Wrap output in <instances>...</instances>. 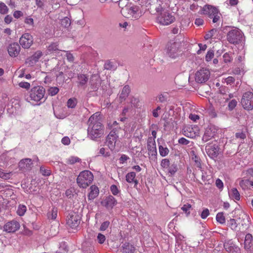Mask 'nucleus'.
Wrapping results in <instances>:
<instances>
[{
	"mask_svg": "<svg viewBox=\"0 0 253 253\" xmlns=\"http://www.w3.org/2000/svg\"><path fill=\"white\" fill-rule=\"evenodd\" d=\"M241 103L245 109L252 110L253 109V93L251 91L244 93Z\"/></svg>",
	"mask_w": 253,
	"mask_h": 253,
	"instance_id": "9b49d317",
	"label": "nucleus"
},
{
	"mask_svg": "<svg viewBox=\"0 0 253 253\" xmlns=\"http://www.w3.org/2000/svg\"><path fill=\"white\" fill-rule=\"evenodd\" d=\"M47 50L50 53L61 50L59 48V44L57 42L51 43L47 47Z\"/></svg>",
	"mask_w": 253,
	"mask_h": 253,
	"instance_id": "c85d7f7f",
	"label": "nucleus"
},
{
	"mask_svg": "<svg viewBox=\"0 0 253 253\" xmlns=\"http://www.w3.org/2000/svg\"><path fill=\"white\" fill-rule=\"evenodd\" d=\"M123 252L125 253H133L134 247L128 243H126L123 245Z\"/></svg>",
	"mask_w": 253,
	"mask_h": 253,
	"instance_id": "7c9ffc66",
	"label": "nucleus"
},
{
	"mask_svg": "<svg viewBox=\"0 0 253 253\" xmlns=\"http://www.w3.org/2000/svg\"><path fill=\"white\" fill-rule=\"evenodd\" d=\"M42 55V53L41 51H37L32 56L26 59L25 64L28 65L29 66H33L39 61Z\"/></svg>",
	"mask_w": 253,
	"mask_h": 253,
	"instance_id": "aec40b11",
	"label": "nucleus"
},
{
	"mask_svg": "<svg viewBox=\"0 0 253 253\" xmlns=\"http://www.w3.org/2000/svg\"><path fill=\"white\" fill-rule=\"evenodd\" d=\"M215 184L216 187L219 189H222L223 187V183L222 181L219 178L216 180Z\"/></svg>",
	"mask_w": 253,
	"mask_h": 253,
	"instance_id": "774afa93",
	"label": "nucleus"
},
{
	"mask_svg": "<svg viewBox=\"0 0 253 253\" xmlns=\"http://www.w3.org/2000/svg\"><path fill=\"white\" fill-rule=\"evenodd\" d=\"M88 81V76L83 74H79L78 75V86H84Z\"/></svg>",
	"mask_w": 253,
	"mask_h": 253,
	"instance_id": "bb28decb",
	"label": "nucleus"
},
{
	"mask_svg": "<svg viewBox=\"0 0 253 253\" xmlns=\"http://www.w3.org/2000/svg\"><path fill=\"white\" fill-rule=\"evenodd\" d=\"M180 46L181 43L180 42L170 41L168 44L167 54L170 57L175 58L180 52L179 50Z\"/></svg>",
	"mask_w": 253,
	"mask_h": 253,
	"instance_id": "6e6552de",
	"label": "nucleus"
},
{
	"mask_svg": "<svg viewBox=\"0 0 253 253\" xmlns=\"http://www.w3.org/2000/svg\"><path fill=\"white\" fill-rule=\"evenodd\" d=\"M147 147L148 154L154 158H156L157 155L156 145L154 139L150 137L148 138Z\"/></svg>",
	"mask_w": 253,
	"mask_h": 253,
	"instance_id": "dca6fc26",
	"label": "nucleus"
},
{
	"mask_svg": "<svg viewBox=\"0 0 253 253\" xmlns=\"http://www.w3.org/2000/svg\"><path fill=\"white\" fill-rule=\"evenodd\" d=\"M237 104V101H236V100L232 99V100H231L229 102L228 105L229 110L230 111L233 110L235 108V107L236 106Z\"/></svg>",
	"mask_w": 253,
	"mask_h": 253,
	"instance_id": "3c124183",
	"label": "nucleus"
},
{
	"mask_svg": "<svg viewBox=\"0 0 253 253\" xmlns=\"http://www.w3.org/2000/svg\"><path fill=\"white\" fill-rule=\"evenodd\" d=\"M81 161V159L78 157L71 156L66 159V163L68 165H74Z\"/></svg>",
	"mask_w": 253,
	"mask_h": 253,
	"instance_id": "2f4dec72",
	"label": "nucleus"
},
{
	"mask_svg": "<svg viewBox=\"0 0 253 253\" xmlns=\"http://www.w3.org/2000/svg\"><path fill=\"white\" fill-rule=\"evenodd\" d=\"M139 8L135 5H126L124 7L122 8L121 13L122 15L129 19H138L139 17L138 13Z\"/></svg>",
	"mask_w": 253,
	"mask_h": 253,
	"instance_id": "20e7f679",
	"label": "nucleus"
},
{
	"mask_svg": "<svg viewBox=\"0 0 253 253\" xmlns=\"http://www.w3.org/2000/svg\"><path fill=\"white\" fill-rule=\"evenodd\" d=\"M191 159L194 162V166L202 170V162L200 157L196 155L194 151L191 152Z\"/></svg>",
	"mask_w": 253,
	"mask_h": 253,
	"instance_id": "5701e85b",
	"label": "nucleus"
},
{
	"mask_svg": "<svg viewBox=\"0 0 253 253\" xmlns=\"http://www.w3.org/2000/svg\"><path fill=\"white\" fill-rule=\"evenodd\" d=\"M110 190L112 193L115 196L117 195L120 192V190L116 185H111L110 187Z\"/></svg>",
	"mask_w": 253,
	"mask_h": 253,
	"instance_id": "09e8293b",
	"label": "nucleus"
},
{
	"mask_svg": "<svg viewBox=\"0 0 253 253\" xmlns=\"http://www.w3.org/2000/svg\"><path fill=\"white\" fill-rule=\"evenodd\" d=\"M8 8L5 4L2 2H0V13L1 14H5L7 13Z\"/></svg>",
	"mask_w": 253,
	"mask_h": 253,
	"instance_id": "79ce46f5",
	"label": "nucleus"
},
{
	"mask_svg": "<svg viewBox=\"0 0 253 253\" xmlns=\"http://www.w3.org/2000/svg\"><path fill=\"white\" fill-rule=\"evenodd\" d=\"M109 224H110V222L108 221H106L103 222L101 224V225L100 227L99 230L100 231H105L108 227Z\"/></svg>",
	"mask_w": 253,
	"mask_h": 253,
	"instance_id": "052dcab7",
	"label": "nucleus"
},
{
	"mask_svg": "<svg viewBox=\"0 0 253 253\" xmlns=\"http://www.w3.org/2000/svg\"><path fill=\"white\" fill-rule=\"evenodd\" d=\"M77 99L76 98H70L69 99L67 103L68 107L71 108H74L77 105Z\"/></svg>",
	"mask_w": 253,
	"mask_h": 253,
	"instance_id": "a18cd8bd",
	"label": "nucleus"
},
{
	"mask_svg": "<svg viewBox=\"0 0 253 253\" xmlns=\"http://www.w3.org/2000/svg\"><path fill=\"white\" fill-rule=\"evenodd\" d=\"M0 177L4 179H8L10 177V173H4L2 169H0Z\"/></svg>",
	"mask_w": 253,
	"mask_h": 253,
	"instance_id": "6e6d98bb",
	"label": "nucleus"
},
{
	"mask_svg": "<svg viewBox=\"0 0 253 253\" xmlns=\"http://www.w3.org/2000/svg\"><path fill=\"white\" fill-rule=\"evenodd\" d=\"M178 142L179 144L184 145H188L190 142V141L186 139L184 137H181L179 138L178 140Z\"/></svg>",
	"mask_w": 253,
	"mask_h": 253,
	"instance_id": "0e129e2a",
	"label": "nucleus"
},
{
	"mask_svg": "<svg viewBox=\"0 0 253 253\" xmlns=\"http://www.w3.org/2000/svg\"><path fill=\"white\" fill-rule=\"evenodd\" d=\"M175 17L168 10L159 14L157 17L158 22L162 25H169L174 22Z\"/></svg>",
	"mask_w": 253,
	"mask_h": 253,
	"instance_id": "1a4fd4ad",
	"label": "nucleus"
},
{
	"mask_svg": "<svg viewBox=\"0 0 253 253\" xmlns=\"http://www.w3.org/2000/svg\"><path fill=\"white\" fill-rule=\"evenodd\" d=\"M33 167L32 160L29 158H25L21 160L19 163V168L23 171L31 170Z\"/></svg>",
	"mask_w": 253,
	"mask_h": 253,
	"instance_id": "6ab92c4d",
	"label": "nucleus"
},
{
	"mask_svg": "<svg viewBox=\"0 0 253 253\" xmlns=\"http://www.w3.org/2000/svg\"><path fill=\"white\" fill-rule=\"evenodd\" d=\"M99 153L100 155H101L105 157H109L110 155V153L109 152H106L104 148H101L99 150Z\"/></svg>",
	"mask_w": 253,
	"mask_h": 253,
	"instance_id": "680f3d73",
	"label": "nucleus"
},
{
	"mask_svg": "<svg viewBox=\"0 0 253 253\" xmlns=\"http://www.w3.org/2000/svg\"><path fill=\"white\" fill-rule=\"evenodd\" d=\"M135 176L136 173L133 171L128 172L126 176V181L129 183H134V187L136 186L138 183V180L135 179Z\"/></svg>",
	"mask_w": 253,
	"mask_h": 253,
	"instance_id": "393cba45",
	"label": "nucleus"
},
{
	"mask_svg": "<svg viewBox=\"0 0 253 253\" xmlns=\"http://www.w3.org/2000/svg\"><path fill=\"white\" fill-rule=\"evenodd\" d=\"M97 239L99 243L103 244L106 240V237L101 233H99L97 235Z\"/></svg>",
	"mask_w": 253,
	"mask_h": 253,
	"instance_id": "13d9d810",
	"label": "nucleus"
},
{
	"mask_svg": "<svg viewBox=\"0 0 253 253\" xmlns=\"http://www.w3.org/2000/svg\"><path fill=\"white\" fill-rule=\"evenodd\" d=\"M170 162L169 159H163L161 163V166L164 168H166L169 166Z\"/></svg>",
	"mask_w": 253,
	"mask_h": 253,
	"instance_id": "4d7b16f0",
	"label": "nucleus"
},
{
	"mask_svg": "<svg viewBox=\"0 0 253 253\" xmlns=\"http://www.w3.org/2000/svg\"><path fill=\"white\" fill-rule=\"evenodd\" d=\"M229 196L231 198L239 201L240 199V195L237 189L235 188H233L231 189L229 192Z\"/></svg>",
	"mask_w": 253,
	"mask_h": 253,
	"instance_id": "c756f323",
	"label": "nucleus"
},
{
	"mask_svg": "<svg viewBox=\"0 0 253 253\" xmlns=\"http://www.w3.org/2000/svg\"><path fill=\"white\" fill-rule=\"evenodd\" d=\"M120 129V128L118 127L112 128L106 137V144L112 151L115 148L116 143L119 137L118 134Z\"/></svg>",
	"mask_w": 253,
	"mask_h": 253,
	"instance_id": "0eeeda50",
	"label": "nucleus"
},
{
	"mask_svg": "<svg viewBox=\"0 0 253 253\" xmlns=\"http://www.w3.org/2000/svg\"><path fill=\"white\" fill-rule=\"evenodd\" d=\"M236 245L233 243L231 240L226 241L224 244V248L228 252H231V250L235 247Z\"/></svg>",
	"mask_w": 253,
	"mask_h": 253,
	"instance_id": "473e14b6",
	"label": "nucleus"
},
{
	"mask_svg": "<svg viewBox=\"0 0 253 253\" xmlns=\"http://www.w3.org/2000/svg\"><path fill=\"white\" fill-rule=\"evenodd\" d=\"M103 203L106 208L112 209L117 204V202L113 196L110 195L105 198Z\"/></svg>",
	"mask_w": 253,
	"mask_h": 253,
	"instance_id": "4be33fe9",
	"label": "nucleus"
},
{
	"mask_svg": "<svg viewBox=\"0 0 253 253\" xmlns=\"http://www.w3.org/2000/svg\"><path fill=\"white\" fill-rule=\"evenodd\" d=\"M214 56V51L212 50H210L208 51L206 55V60L207 61H210L211 60V59Z\"/></svg>",
	"mask_w": 253,
	"mask_h": 253,
	"instance_id": "603ef678",
	"label": "nucleus"
},
{
	"mask_svg": "<svg viewBox=\"0 0 253 253\" xmlns=\"http://www.w3.org/2000/svg\"><path fill=\"white\" fill-rule=\"evenodd\" d=\"M59 90V89L57 87H50L48 88L47 92L49 95L52 96L57 94Z\"/></svg>",
	"mask_w": 253,
	"mask_h": 253,
	"instance_id": "a19ab883",
	"label": "nucleus"
},
{
	"mask_svg": "<svg viewBox=\"0 0 253 253\" xmlns=\"http://www.w3.org/2000/svg\"><path fill=\"white\" fill-rule=\"evenodd\" d=\"M201 14L208 15L212 19V22L216 23L220 19L219 11L215 7L211 5H205L201 10Z\"/></svg>",
	"mask_w": 253,
	"mask_h": 253,
	"instance_id": "39448f33",
	"label": "nucleus"
},
{
	"mask_svg": "<svg viewBox=\"0 0 253 253\" xmlns=\"http://www.w3.org/2000/svg\"><path fill=\"white\" fill-rule=\"evenodd\" d=\"M27 208L26 207L23 205H20L18 208L17 211V213L19 216H23L26 211Z\"/></svg>",
	"mask_w": 253,
	"mask_h": 253,
	"instance_id": "ea45409f",
	"label": "nucleus"
},
{
	"mask_svg": "<svg viewBox=\"0 0 253 253\" xmlns=\"http://www.w3.org/2000/svg\"><path fill=\"white\" fill-rule=\"evenodd\" d=\"M90 84L91 91H96L100 86L101 81L97 76L93 75L90 79Z\"/></svg>",
	"mask_w": 253,
	"mask_h": 253,
	"instance_id": "412c9836",
	"label": "nucleus"
},
{
	"mask_svg": "<svg viewBox=\"0 0 253 253\" xmlns=\"http://www.w3.org/2000/svg\"><path fill=\"white\" fill-rule=\"evenodd\" d=\"M227 226L232 230H236L238 224L235 219L231 218L230 220L227 221Z\"/></svg>",
	"mask_w": 253,
	"mask_h": 253,
	"instance_id": "e433bc0d",
	"label": "nucleus"
},
{
	"mask_svg": "<svg viewBox=\"0 0 253 253\" xmlns=\"http://www.w3.org/2000/svg\"><path fill=\"white\" fill-rule=\"evenodd\" d=\"M130 92V88L128 85H126L124 86L122 92L119 96V99L120 100V102H122L123 101H125L127 96H128L129 93Z\"/></svg>",
	"mask_w": 253,
	"mask_h": 253,
	"instance_id": "b1692460",
	"label": "nucleus"
},
{
	"mask_svg": "<svg viewBox=\"0 0 253 253\" xmlns=\"http://www.w3.org/2000/svg\"><path fill=\"white\" fill-rule=\"evenodd\" d=\"M243 33L239 29H234L229 31L227 35V40L229 43L237 44L241 42Z\"/></svg>",
	"mask_w": 253,
	"mask_h": 253,
	"instance_id": "423d86ee",
	"label": "nucleus"
},
{
	"mask_svg": "<svg viewBox=\"0 0 253 253\" xmlns=\"http://www.w3.org/2000/svg\"><path fill=\"white\" fill-rule=\"evenodd\" d=\"M211 76L210 71L206 68H202L198 70L195 74V80L196 83H205L207 82Z\"/></svg>",
	"mask_w": 253,
	"mask_h": 253,
	"instance_id": "9d476101",
	"label": "nucleus"
},
{
	"mask_svg": "<svg viewBox=\"0 0 253 253\" xmlns=\"http://www.w3.org/2000/svg\"><path fill=\"white\" fill-rule=\"evenodd\" d=\"M67 218V224L72 228H76L80 223L81 217L76 212H70Z\"/></svg>",
	"mask_w": 253,
	"mask_h": 253,
	"instance_id": "ddd939ff",
	"label": "nucleus"
},
{
	"mask_svg": "<svg viewBox=\"0 0 253 253\" xmlns=\"http://www.w3.org/2000/svg\"><path fill=\"white\" fill-rule=\"evenodd\" d=\"M159 150L160 155L162 157H165L168 155L169 151L167 147H164L162 145L159 146Z\"/></svg>",
	"mask_w": 253,
	"mask_h": 253,
	"instance_id": "c9c22d12",
	"label": "nucleus"
},
{
	"mask_svg": "<svg viewBox=\"0 0 253 253\" xmlns=\"http://www.w3.org/2000/svg\"><path fill=\"white\" fill-rule=\"evenodd\" d=\"M93 180V175L89 170H84L81 172L77 179L78 185L83 188L88 186Z\"/></svg>",
	"mask_w": 253,
	"mask_h": 253,
	"instance_id": "f03ea898",
	"label": "nucleus"
},
{
	"mask_svg": "<svg viewBox=\"0 0 253 253\" xmlns=\"http://www.w3.org/2000/svg\"><path fill=\"white\" fill-rule=\"evenodd\" d=\"M20 225L16 220L7 222L3 226L4 231L8 233H14L20 228Z\"/></svg>",
	"mask_w": 253,
	"mask_h": 253,
	"instance_id": "2eb2a0df",
	"label": "nucleus"
},
{
	"mask_svg": "<svg viewBox=\"0 0 253 253\" xmlns=\"http://www.w3.org/2000/svg\"><path fill=\"white\" fill-rule=\"evenodd\" d=\"M99 117L98 113H95L88 120L87 136L93 140L101 138L104 133V127Z\"/></svg>",
	"mask_w": 253,
	"mask_h": 253,
	"instance_id": "f257e3e1",
	"label": "nucleus"
},
{
	"mask_svg": "<svg viewBox=\"0 0 253 253\" xmlns=\"http://www.w3.org/2000/svg\"><path fill=\"white\" fill-rule=\"evenodd\" d=\"M214 132H212L211 128H207L205 131L202 138L203 142H206L213 137Z\"/></svg>",
	"mask_w": 253,
	"mask_h": 253,
	"instance_id": "cd10ccee",
	"label": "nucleus"
},
{
	"mask_svg": "<svg viewBox=\"0 0 253 253\" xmlns=\"http://www.w3.org/2000/svg\"><path fill=\"white\" fill-rule=\"evenodd\" d=\"M182 134L187 137L193 138L199 134V129L197 126H186L182 128Z\"/></svg>",
	"mask_w": 253,
	"mask_h": 253,
	"instance_id": "f8f14e48",
	"label": "nucleus"
},
{
	"mask_svg": "<svg viewBox=\"0 0 253 253\" xmlns=\"http://www.w3.org/2000/svg\"><path fill=\"white\" fill-rule=\"evenodd\" d=\"M177 169L178 168L177 165L175 164H172L170 166H169L168 169V171L169 173L171 175H173L177 171Z\"/></svg>",
	"mask_w": 253,
	"mask_h": 253,
	"instance_id": "58836bf2",
	"label": "nucleus"
},
{
	"mask_svg": "<svg viewBox=\"0 0 253 253\" xmlns=\"http://www.w3.org/2000/svg\"><path fill=\"white\" fill-rule=\"evenodd\" d=\"M219 149L218 146L215 144L209 145L206 147L207 154L212 159L216 158L218 155Z\"/></svg>",
	"mask_w": 253,
	"mask_h": 253,
	"instance_id": "a211bd4d",
	"label": "nucleus"
},
{
	"mask_svg": "<svg viewBox=\"0 0 253 253\" xmlns=\"http://www.w3.org/2000/svg\"><path fill=\"white\" fill-rule=\"evenodd\" d=\"M191 208V206L190 204H184L182 207H181V210L187 214V215H189L190 214V210Z\"/></svg>",
	"mask_w": 253,
	"mask_h": 253,
	"instance_id": "de8ad7c7",
	"label": "nucleus"
},
{
	"mask_svg": "<svg viewBox=\"0 0 253 253\" xmlns=\"http://www.w3.org/2000/svg\"><path fill=\"white\" fill-rule=\"evenodd\" d=\"M19 86L22 88L28 89L30 87V84L28 82H21L19 83Z\"/></svg>",
	"mask_w": 253,
	"mask_h": 253,
	"instance_id": "e2e57ef3",
	"label": "nucleus"
},
{
	"mask_svg": "<svg viewBox=\"0 0 253 253\" xmlns=\"http://www.w3.org/2000/svg\"><path fill=\"white\" fill-rule=\"evenodd\" d=\"M250 184L251 182L249 179H243L239 182L240 186L244 190L248 189L249 187L250 186Z\"/></svg>",
	"mask_w": 253,
	"mask_h": 253,
	"instance_id": "f704fd0d",
	"label": "nucleus"
},
{
	"mask_svg": "<svg viewBox=\"0 0 253 253\" xmlns=\"http://www.w3.org/2000/svg\"><path fill=\"white\" fill-rule=\"evenodd\" d=\"M45 90L42 86H37L33 87L30 91L29 97L31 100L38 102L43 99L44 101L46 98H44Z\"/></svg>",
	"mask_w": 253,
	"mask_h": 253,
	"instance_id": "7ed1b4c3",
	"label": "nucleus"
},
{
	"mask_svg": "<svg viewBox=\"0 0 253 253\" xmlns=\"http://www.w3.org/2000/svg\"><path fill=\"white\" fill-rule=\"evenodd\" d=\"M104 68L105 69L110 70L114 68V65L112 62L107 61L104 65Z\"/></svg>",
	"mask_w": 253,
	"mask_h": 253,
	"instance_id": "5fc2aeb1",
	"label": "nucleus"
},
{
	"mask_svg": "<svg viewBox=\"0 0 253 253\" xmlns=\"http://www.w3.org/2000/svg\"><path fill=\"white\" fill-rule=\"evenodd\" d=\"M131 103L132 106L135 108H139L140 107V101L138 98L133 97L131 100Z\"/></svg>",
	"mask_w": 253,
	"mask_h": 253,
	"instance_id": "8fccbe9b",
	"label": "nucleus"
},
{
	"mask_svg": "<svg viewBox=\"0 0 253 253\" xmlns=\"http://www.w3.org/2000/svg\"><path fill=\"white\" fill-rule=\"evenodd\" d=\"M253 239V236L251 234H247L245 236L244 242L245 247L246 248H250Z\"/></svg>",
	"mask_w": 253,
	"mask_h": 253,
	"instance_id": "72a5a7b5",
	"label": "nucleus"
},
{
	"mask_svg": "<svg viewBox=\"0 0 253 253\" xmlns=\"http://www.w3.org/2000/svg\"><path fill=\"white\" fill-rule=\"evenodd\" d=\"M20 46L17 42L9 44L7 47L8 54L12 57L17 56L20 53Z\"/></svg>",
	"mask_w": 253,
	"mask_h": 253,
	"instance_id": "f3484780",
	"label": "nucleus"
},
{
	"mask_svg": "<svg viewBox=\"0 0 253 253\" xmlns=\"http://www.w3.org/2000/svg\"><path fill=\"white\" fill-rule=\"evenodd\" d=\"M40 172L43 176H49L51 174V171L49 169H45V167L41 166L40 167Z\"/></svg>",
	"mask_w": 253,
	"mask_h": 253,
	"instance_id": "49530a36",
	"label": "nucleus"
},
{
	"mask_svg": "<svg viewBox=\"0 0 253 253\" xmlns=\"http://www.w3.org/2000/svg\"><path fill=\"white\" fill-rule=\"evenodd\" d=\"M19 43L24 48H29L33 43V36L29 33H25L19 39Z\"/></svg>",
	"mask_w": 253,
	"mask_h": 253,
	"instance_id": "4468645a",
	"label": "nucleus"
},
{
	"mask_svg": "<svg viewBox=\"0 0 253 253\" xmlns=\"http://www.w3.org/2000/svg\"><path fill=\"white\" fill-rule=\"evenodd\" d=\"M223 59L225 63L230 62L232 60V58L228 53H225V54H224V55H223Z\"/></svg>",
	"mask_w": 253,
	"mask_h": 253,
	"instance_id": "bf43d9fd",
	"label": "nucleus"
},
{
	"mask_svg": "<svg viewBox=\"0 0 253 253\" xmlns=\"http://www.w3.org/2000/svg\"><path fill=\"white\" fill-rule=\"evenodd\" d=\"M210 212L208 209H206L203 211L201 213V216L203 219H205L209 215Z\"/></svg>",
	"mask_w": 253,
	"mask_h": 253,
	"instance_id": "338daca9",
	"label": "nucleus"
},
{
	"mask_svg": "<svg viewBox=\"0 0 253 253\" xmlns=\"http://www.w3.org/2000/svg\"><path fill=\"white\" fill-rule=\"evenodd\" d=\"M61 24L63 27L67 28L70 26L71 24V20L67 17H65L61 20Z\"/></svg>",
	"mask_w": 253,
	"mask_h": 253,
	"instance_id": "c03bdc74",
	"label": "nucleus"
},
{
	"mask_svg": "<svg viewBox=\"0 0 253 253\" xmlns=\"http://www.w3.org/2000/svg\"><path fill=\"white\" fill-rule=\"evenodd\" d=\"M235 137L236 138H239L244 140L246 138V135L245 132L242 131L236 132L235 133Z\"/></svg>",
	"mask_w": 253,
	"mask_h": 253,
	"instance_id": "864d4df0",
	"label": "nucleus"
},
{
	"mask_svg": "<svg viewBox=\"0 0 253 253\" xmlns=\"http://www.w3.org/2000/svg\"><path fill=\"white\" fill-rule=\"evenodd\" d=\"M36 5L38 7L43 8L44 5L45 0H35Z\"/></svg>",
	"mask_w": 253,
	"mask_h": 253,
	"instance_id": "69168bd1",
	"label": "nucleus"
},
{
	"mask_svg": "<svg viewBox=\"0 0 253 253\" xmlns=\"http://www.w3.org/2000/svg\"><path fill=\"white\" fill-rule=\"evenodd\" d=\"M57 215V209L56 208H53L52 209V210L50 211H49L47 213V216L48 218L51 219H55Z\"/></svg>",
	"mask_w": 253,
	"mask_h": 253,
	"instance_id": "4c0bfd02",
	"label": "nucleus"
},
{
	"mask_svg": "<svg viewBox=\"0 0 253 253\" xmlns=\"http://www.w3.org/2000/svg\"><path fill=\"white\" fill-rule=\"evenodd\" d=\"M216 219L217 222L221 224H223L225 222V218L223 215V213L218 212L216 216Z\"/></svg>",
	"mask_w": 253,
	"mask_h": 253,
	"instance_id": "37998d69",
	"label": "nucleus"
},
{
	"mask_svg": "<svg viewBox=\"0 0 253 253\" xmlns=\"http://www.w3.org/2000/svg\"><path fill=\"white\" fill-rule=\"evenodd\" d=\"M89 189L90 191L88 195V199L90 200H93L98 195V188L95 185H92Z\"/></svg>",
	"mask_w": 253,
	"mask_h": 253,
	"instance_id": "a878e982",
	"label": "nucleus"
}]
</instances>
